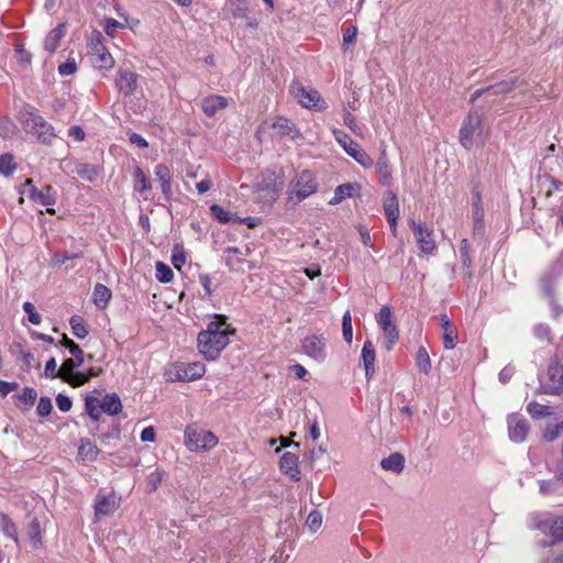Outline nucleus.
I'll use <instances>...</instances> for the list:
<instances>
[{"instance_id": "54", "label": "nucleus", "mask_w": 563, "mask_h": 563, "mask_svg": "<svg viewBox=\"0 0 563 563\" xmlns=\"http://www.w3.org/2000/svg\"><path fill=\"white\" fill-rule=\"evenodd\" d=\"M53 410L52 400L48 397H41L37 404L36 412L40 417H47Z\"/></svg>"}, {"instance_id": "55", "label": "nucleus", "mask_w": 563, "mask_h": 563, "mask_svg": "<svg viewBox=\"0 0 563 563\" xmlns=\"http://www.w3.org/2000/svg\"><path fill=\"white\" fill-rule=\"evenodd\" d=\"M103 27L107 35H109L110 37H114L117 29H124L125 26L123 23L109 18L104 19Z\"/></svg>"}, {"instance_id": "2", "label": "nucleus", "mask_w": 563, "mask_h": 563, "mask_svg": "<svg viewBox=\"0 0 563 563\" xmlns=\"http://www.w3.org/2000/svg\"><path fill=\"white\" fill-rule=\"evenodd\" d=\"M62 346H65L70 354H74V357L66 358L60 368V379L73 387H80L87 384L89 379V375L84 372H76L75 369L84 364L85 353L82 349L70 340L66 334L63 335V339L58 343Z\"/></svg>"}, {"instance_id": "35", "label": "nucleus", "mask_w": 563, "mask_h": 563, "mask_svg": "<svg viewBox=\"0 0 563 563\" xmlns=\"http://www.w3.org/2000/svg\"><path fill=\"white\" fill-rule=\"evenodd\" d=\"M274 128L278 131L282 136H290L291 139L297 136L298 131L294 123L285 118H279L274 124Z\"/></svg>"}, {"instance_id": "31", "label": "nucleus", "mask_w": 563, "mask_h": 563, "mask_svg": "<svg viewBox=\"0 0 563 563\" xmlns=\"http://www.w3.org/2000/svg\"><path fill=\"white\" fill-rule=\"evenodd\" d=\"M228 106L227 99L221 96H212L203 100L202 109L203 112L211 117L218 110L224 109Z\"/></svg>"}, {"instance_id": "36", "label": "nucleus", "mask_w": 563, "mask_h": 563, "mask_svg": "<svg viewBox=\"0 0 563 563\" xmlns=\"http://www.w3.org/2000/svg\"><path fill=\"white\" fill-rule=\"evenodd\" d=\"M69 324L73 331V334L78 339H85L88 335V329L86 322L80 316H73L69 319Z\"/></svg>"}, {"instance_id": "49", "label": "nucleus", "mask_w": 563, "mask_h": 563, "mask_svg": "<svg viewBox=\"0 0 563 563\" xmlns=\"http://www.w3.org/2000/svg\"><path fill=\"white\" fill-rule=\"evenodd\" d=\"M548 407L543 406L537 401H532L528 405L527 411L534 419H540L549 415Z\"/></svg>"}, {"instance_id": "5", "label": "nucleus", "mask_w": 563, "mask_h": 563, "mask_svg": "<svg viewBox=\"0 0 563 563\" xmlns=\"http://www.w3.org/2000/svg\"><path fill=\"white\" fill-rule=\"evenodd\" d=\"M289 91L303 108L314 111H321L327 108V102L316 89L308 90L297 80L292 81Z\"/></svg>"}, {"instance_id": "37", "label": "nucleus", "mask_w": 563, "mask_h": 563, "mask_svg": "<svg viewBox=\"0 0 563 563\" xmlns=\"http://www.w3.org/2000/svg\"><path fill=\"white\" fill-rule=\"evenodd\" d=\"M416 364L420 372L429 374L431 371V360L426 347L420 346L416 353Z\"/></svg>"}, {"instance_id": "34", "label": "nucleus", "mask_w": 563, "mask_h": 563, "mask_svg": "<svg viewBox=\"0 0 563 563\" xmlns=\"http://www.w3.org/2000/svg\"><path fill=\"white\" fill-rule=\"evenodd\" d=\"M134 176V190L139 192H144L152 189V184L150 179L146 177L141 167L136 166L133 173Z\"/></svg>"}, {"instance_id": "27", "label": "nucleus", "mask_w": 563, "mask_h": 563, "mask_svg": "<svg viewBox=\"0 0 563 563\" xmlns=\"http://www.w3.org/2000/svg\"><path fill=\"white\" fill-rule=\"evenodd\" d=\"M111 296V290L107 286L99 283L95 286L92 300L98 309H104L108 306Z\"/></svg>"}, {"instance_id": "16", "label": "nucleus", "mask_w": 563, "mask_h": 563, "mask_svg": "<svg viewBox=\"0 0 563 563\" xmlns=\"http://www.w3.org/2000/svg\"><path fill=\"white\" fill-rule=\"evenodd\" d=\"M280 471L288 475L292 481H300V470L298 466V455L295 452H285L279 461Z\"/></svg>"}, {"instance_id": "13", "label": "nucleus", "mask_w": 563, "mask_h": 563, "mask_svg": "<svg viewBox=\"0 0 563 563\" xmlns=\"http://www.w3.org/2000/svg\"><path fill=\"white\" fill-rule=\"evenodd\" d=\"M548 377L550 383L543 384L545 394L560 395L563 391V366L553 362L548 367Z\"/></svg>"}, {"instance_id": "62", "label": "nucleus", "mask_w": 563, "mask_h": 563, "mask_svg": "<svg viewBox=\"0 0 563 563\" xmlns=\"http://www.w3.org/2000/svg\"><path fill=\"white\" fill-rule=\"evenodd\" d=\"M56 404L60 411L68 412L71 409L73 402L68 396L58 394L56 397Z\"/></svg>"}, {"instance_id": "1", "label": "nucleus", "mask_w": 563, "mask_h": 563, "mask_svg": "<svg viewBox=\"0 0 563 563\" xmlns=\"http://www.w3.org/2000/svg\"><path fill=\"white\" fill-rule=\"evenodd\" d=\"M235 334V329H230L227 323V317L222 314L216 316V320L210 321L207 329L198 334L199 352L208 361H214L220 353L228 346L229 335Z\"/></svg>"}, {"instance_id": "59", "label": "nucleus", "mask_w": 563, "mask_h": 563, "mask_svg": "<svg viewBox=\"0 0 563 563\" xmlns=\"http://www.w3.org/2000/svg\"><path fill=\"white\" fill-rule=\"evenodd\" d=\"M27 534L31 540L38 541L41 538V526L37 518H33L29 525Z\"/></svg>"}, {"instance_id": "9", "label": "nucleus", "mask_w": 563, "mask_h": 563, "mask_svg": "<svg viewBox=\"0 0 563 563\" xmlns=\"http://www.w3.org/2000/svg\"><path fill=\"white\" fill-rule=\"evenodd\" d=\"M325 345L327 339L322 334L308 335L301 342L303 353L318 362H322L327 357Z\"/></svg>"}, {"instance_id": "47", "label": "nucleus", "mask_w": 563, "mask_h": 563, "mask_svg": "<svg viewBox=\"0 0 563 563\" xmlns=\"http://www.w3.org/2000/svg\"><path fill=\"white\" fill-rule=\"evenodd\" d=\"M82 256H84L82 251H77V252L64 251L63 253L54 254L53 261L56 265L60 266L67 261L80 258Z\"/></svg>"}, {"instance_id": "23", "label": "nucleus", "mask_w": 563, "mask_h": 563, "mask_svg": "<svg viewBox=\"0 0 563 563\" xmlns=\"http://www.w3.org/2000/svg\"><path fill=\"white\" fill-rule=\"evenodd\" d=\"M376 173L379 176V183L383 186L388 187L391 181V173H390V165L387 157L386 148H383L380 151L377 164H376Z\"/></svg>"}, {"instance_id": "38", "label": "nucleus", "mask_w": 563, "mask_h": 563, "mask_svg": "<svg viewBox=\"0 0 563 563\" xmlns=\"http://www.w3.org/2000/svg\"><path fill=\"white\" fill-rule=\"evenodd\" d=\"M386 338L385 347L390 351L399 339V332L395 323L380 328Z\"/></svg>"}, {"instance_id": "19", "label": "nucleus", "mask_w": 563, "mask_h": 563, "mask_svg": "<svg viewBox=\"0 0 563 563\" xmlns=\"http://www.w3.org/2000/svg\"><path fill=\"white\" fill-rule=\"evenodd\" d=\"M155 176L161 183L162 192L167 201L170 200L173 190H172V173L169 168L165 164H157L154 170Z\"/></svg>"}, {"instance_id": "40", "label": "nucleus", "mask_w": 563, "mask_h": 563, "mask_svg": "<svg viewBox=\"0 0 563 563\" xmlns=\"http://www.w3.org/2000/svg\"><path fill=\"white\" fill-rule=\"evenodd\" d=\"M0 529L3 531V533L13 540H18L16 538V527L11 520V518L3 512H0Z\"/></svg>"}, {"instance_id": "10", "label": "nucleus", "mask_w": 563, "mask_h": 563, "mask_svg": "<svg viewBox=\"0 0 563 563\" xmlns=\"http://www.w3.org/2000/svg\"><path fill=\"white\" fill-rule=\"evenodd\" d=\"M206 366L201 362L179 363L175 366V377L170 380H195L203 376Z\"/></svg>"}, {"instance_id": "18", "label": "nucleus", "mask_w": 563, "mask_h": 563, "mask_svg": "<svg viewBox=\"0 0 563 563\" xmlns=\"http://www.w3.org/2000/svg\"><path fill=\"white\" fill-rule=\"evenodd\" d=\"M362 363L365 369L366 379L369 380L375 374L376 352L372 341L366 340L362 347Z\"/></svg>"}, {"instance_id": "21", "label": "nucleus", "mask_w": 563, "mask_h": 563, "mask_svg": "<svg viewBox=\"0 0 563 563\" xmlns=\"http://www.w3.org/2000/svg\"><path fill=\"white\" fill-rule=\"evenodd\" d=\"M118 507L115 501V497L113 495H102L98 496L96 505H95V516H109L112 515Z\"/></svg>"}, {"instance_id": "42", "label": "nucleus", "mask_w": 563, "mask_h": 563, "mask_svg": "<svg viewBox=\"0 0 563 563\" xmlns=\"http://www.w3.org/2000/svg\"><path fill=\"white\" fill-rule=\"evenodd\" d=\"M36 202L46 207L55 205L56 199L53 187L46 185L42 190H40Z\"/></svg>"}, {"instance_id": "51", "label": "nucleus", "mask_w": 563, "mask_h": 563, "mask_svg": "<svg viewBox=\"0 0 563 563\" xmlns=\"http://www.w3.org/2000/svg\"><path fill=\"white\" fill-rule=\"evenodd\" d=\"M311 532H316L322 525V514L319 510H312L306 521Z\"/></svg>"}, {"instance_id": "52", "label": "nucleus", "mask_w": 563, "mask_h": 563, "mask_svg": "<svg viewBox=\"0 0 563 563\" xmlns=\"http://www.w3.org/2000/svg\"><path fill=\"white\" fill-rule=\"evenodd\" d=\"M15 58L18 63L30 65L32 62L31 53L24 47L23 44H15Z\"/></svg>"}, {"instance_id": "3", "label": "nucleus", "mask_w": 563, "mask_h": 563, "mask_svg": "<svg viewBox=\"0 0 563 563\" xmlns=\"http://www.w3.org/2000/svg\"><path fill=\"white\" fill-rule=\"evenodd\" d=\"M459 140L466 151H471L474 146H484L486 134L481 110L473 109L467 113L461 125Z\"/></svg>"}, {"instance_id": "50", "label": "nucleus", "mask_w": 563, "mask_h": 563, "mask_svg": "<svg viewBox=\"0 0 563 563\" xmlns=\"http://www.w3.org/2000/svg\"><path fill=\"white\" fill-rule=\"evenodd\" d=\"M376 321L380 328L393 324V312L390 307H382L377 313Z\"/></svg>"}, {"instance_id": "14", "label": "nucleus", "mask_w": 563, "mask_h": 563, "mask_svg": "<svg viewBox=\"0 0 563 563\" xmlns=\"http://www.w3.org/2000/svg\"><path fill=\"white\" fill-rule=\"evenodd\" d=\"M538 529L544 533H549L552 538L550 544L563 541V518L547 517L539 521Z\"/></svg>"}, {"instance_id": "56", "label": "nucleus", "mask_w": 563, "mask_h": 563, "mask_svg": "<svg viewBox=\"0 0 563 563\" xmlns=\"http://www.w3.org/2000/svg\"><path fill=\"white\" fill-rule=\"evenodd\" d=\"M20 192L22 195L27 194L29 198L36 202L40 190L35 186H33L32 179H26L22 185V189L20 190Z\"/></svg>"}, {"instance_id": "30", "label": "nucleus", "mask_w": 563, "mask_h": 563, "mask_svg": "<svg viewBox=\"0 0 563 563\" xmlns=\"http://www.w3.org/2000/svg\"><path fill=\"white\" fill-rule=\"evenodd\" d=\"M210 212L220 223H238L240 221V217L236 213H232L217 203L210 207Z\"/></svg>"}, {"instance_id": "64", "label": "nucleus", "mask_w": 563, "mask_h": 563, "mask_svg": "<svg viewBox=\"0 0 563 563\" xmlns=\"http://www.w3.org/2000/svg\"><path fill=\"white\" fill-rule=\"evenodd\" d=\"M19 384L15 382H5L0 379V396L5 397L11 391L16 390Z\"/></svg>"}, {"instance_id": "53", "label": "nucleus", "mask_w": 563, "mask_h": 563, "mask_svg": "<svg viewBox=\"0 0 563 563\" xmlns=\"http://www.w3.org/2000/svg\"><path fill=\"white\" fill-rule=\"evenodd\" d=\"M23 310L27 314V319L32 324H40L42 321L41 316L36 312L34 305L30 301L23 303Z\"/></svg>"}, {"instance_id": "41", "label": "nucleus", "mask_w": 563, "mask_h": 563, "mask_svg": "<svg viewBox=\"0 0 563 563\" xmlns=\"http://www.w3.org/2000/svg\"><path fill=\"white\" fill-rule=\"evenodd\" d=\"M472 196H473V216H481L484 214V207L482 202V188L481 185L477 183L472 188Z\"/></svg>"}, {"instance_id": "12", "label": "nucleus", "mask_w": 563, "mask_h": 563, "mask_svg": "<svg viewBox=\"0 0 563 563\" xmlns=\"http://www.w3.org/2000/svg\"><path fill=\"white\" fill-rule=\"evenodd\" d=\"M409 225L415 234L420 251L430 254L435 249L433 231L421 223H416L413 220L410 221Z\"/></svg>"}, {"instance_id": "17", "label": "nucleus", "mask_w": 563, "mask_h": 563, "mask_svg": "<svg viewBox=\"0 0 563 563\" xmlns=\"http://www.w3.org/2000/svg\"><path fill=\"white\" fill-rule=\"evenodd\" d=\"M440 325L443 331L442 339L444 349H454L459 340L456 327L450 321L446 314H440Z\"/></svg>"}, {"instance_id": "32", "label": "nucleus", "mask_w": 563, "mask_h": 563, "mask_svg": "<svg viewBox=\"0 0 563 563\" xmlns=\"http://www.w3.org/2000/svg\"><path fill=\"white\" fill-rule=\"evenodd\" d=\"M99 449L89 439L80 440V444L78 446V455L82 460L92 462L97 459Z\"/></svg>"}, {"instance_id": "61", "label": "nucleus", "mask_w": 563, "mask_h": 563, "mask_svg": "<svg viewBox=\"0 0 563 563\" xmlns=\"http://www.w3.org/2000/svg\"><path fill=\"white\" fill-rule=\"evenodd\" d=\"M56 360L54 357H51L45 364L44 375L51 378H60L59 369H56Z\"/></svg>"}, {"instance_id": "43", "label": "nucleus", "mask_w": 563, "mask_h": 563, "mask_svg": "<svg viewBox=\"0 0 563 563\" xmlns=\"http://www.w3.org/2000/svg\"><path fill=\"white\" fill-rule=\"evenodd\" d=\"M342 333L343 339L347 344H351L353 341V327H352V317L351 312L347 310L343 314L342 318Z\"/></svg>"}, {"instance_id": "44", "label": "nucleus", "mask_w": 563, "mask_h": 563, "mask_svg": "<svg viewBox=\"0 0 563 563\" xmlns=\"http://www.w3.org/2000/svg\"><path fill=\"white\" fill-rule=\"evenodd\" d=\"M174 273L172 268L163 262L156 263V278L161 283H169L173 280Z\"/></svg>"}, {"instance_id": "7", "label": "nucleus", "mask_w": 563, "mask_h": 563, "mask_svg": "<svg viewBox=\"0 0 563 563\" xmlns=\"http://www.w3.org/2000/svg\"><path fill=\"white\" fill-rule=\"evenodd\" d=\"M292 189L290 191V199L292 196L297 198V202L302 201L310 195L314 194L318 189V183L309 170H303L291 181Z\"/></svg>"}, {"instance_id": "8", "label": "nucleus", "mask_w": 563, "mask_h": 563, "mask_svg": "<svg viewBox=\"0 0 563 563\" xmlns=\"http://www.w3.org/2000/svg\"><path fill=\"white\" fill-rule=\"evenodd\" d=\"M103 41L104 40H103L102 34L99 31H95L91 34L89 45H90L92 55L95 56V58H93L95 66L98 67L99 69H109L113 66L114 60H113L111 54L109 53V51L106 48Z\"/></svg>"}, {"instance_id": "6", "label": "nucleus", "mask_w": 563, "mask_h": 563, "mask_svg": "<svg viewBox=\"0 0 563 563\" xmlns=\"http://www.w3.org/2000/svg\"><path fill=\"white\" fill-rule=\"evenodd\" d=\"M284 170H266L262 175V179L256 184V191L264 194L262 197L267 198L268 201H275L282 190L280 185L283 184Z\"/></svg>"}, {"instance_id": "26", "label": "nucleus", "mask_w": 563, "mask_h": 563, "mask_svg": "<svg viewBox=\"0 0 563 563\" xmlns=\"http://www.w3.org/2000/svg\"><path fill=\"white\" fill-rule=\"evenodd\" d=\"M361 186L357 183H345L335 188L334 197L330 200V205L340 203L347 197H352L354 191H358Z\"/></svg>"}, {"instance_id": "60", "label": "nucleus", "mask_w": 563, "mask_h": 563, "mask_svg": "<svg viewBox=\"0 0 563 563\" xmlns=\"http://www.w3.org/2000/svg\"><path fill=\"white\" fill-rule=\"evenodd\" d=\"M460 252H461V258H462L463 266L468 267L471 265V256H470V243L466 239H463L461 241Z\"/></svg>"}, {"instance_id": "58", "label": "nucleus", "mask_w": 563, "mask_h": 563, "mask_svg": "<svg viewBox=\"0 0 563 563\" xmlns=\"http://www.w3.org/2000/svg\"><path fill=\"white\" fill-rule=\"evenodd\" d=\"M77 69V65L74 58H68L65 63L58 66V73L62 76L73 75Z\"/></svg>"}, {"instance_id": "57", "label": "nucleus", "mask_w": 563, "mask_h": 563, "mask_svg": "<svg viewBox=\"0 0 563 563\" xmlns=\"http://www.w3.org/2000/svg\"><path fill=\"white\" fill-rule=\"evenodd\" d=\"M37 394L35 389L31 387H24L22 394L19 395V398L25 401L27 408L32 407L36 400Z\"/></svg>"}, {"instance_id": "24", "label": "nucleus", "mask_w": 563, "mask_h": 563, "mask_svg": "<svg viewBox=\"0 0 563 563\" xmlns=\"http://www.w3.org/2000/svg\"><path fill=\"white\" fill-rule=\"evenodd\" d=\"M65 32L66 25L64 23H59L46 35L44 41V48L49 53H54L59 46V42L64 37Z\"/></svg>"}, {"instance_id": "33", "label": "nucleus", "mask_w": 563, "mask_h": 563, "mask_svg": "<svg viewBox=\"0 0 563 563\" xmlns=\"http://www.w3.org/2000/svg\"><path fill=\"white\" fill-rule=\"evenodd\" d=\"M384 211H385V216L386 218L388 217H399V203H398V198L397 196L388 190L386 191L385 194V198H384Z\"/></svg>"}, {"instance_id": "39", "label": "nucleus", "mask_w": 563, "mask_h": 563, "mask_svg": "<svg viewBox=\"0 0 563 563\" xmlns=\"http://www.w3.org/2000/svg\"><path fill=\"white\" fill-rule=\"evenodd\" d=\"M100 404L99 399L93 396H88L85 400L86 412L93 421L100 419Z\"/></svg>"}, {"instance_id": "28", "label": "nucleus", "mask_w": 563, "mask_h": 563, "mask_svg": "<svg viewBox=\"0 0 563 563\" xmlns=\"http://www.w3.org/2000/svg\"><path fill=\"white\" fill-rule=\"evenodd\" d=\"M32 129H45V132H37V137L43 143H48L51 139L54 136L52 126L40 115L31 114Z\"/></svg>"}, {"instance_id": "29", "label": "nucleus", "mask_w": 563, "mask_h": 563, "mask_svg": "<svg viewBox=\"0 0 563 563\" xmlns=\"http://www.w3.org/2000/svg\"><path fill=\"white\" fill-rule=\"evenodd\" d=\"M100 408L102 411L114 416L118 415L122 410V402L120 397L117 394H108L104 396L103 400L100 404Z\"/></svg>"}, {"instance_id": "46", "label": "nucleus", "mask_w": 563, "mask_h": 563, "mask_svg": "<svg viewBox=\"0 0 563 563\" xmlns=\"http://www.w3.org/2000/svg\"><path fill=\"white\" fill-rule=\"evenodd\" d=\"M76 173L82 179H86L88 181H93L97 177V169L95 168V166L89 164H79L76 167Z\"/></svg>"}, {"instance_id": "48", "label": "nucleus", "mask_w": 563, "mask_h": 563, "mask_svg": "<svg viewBox=\"0 0 563 563\" xmlns=\"http://www.w3.org/2000/svg\"><path fill=\"white\" fill-rule=\"evenodd\" d=\"M14 169L13 156L11 154H2L0 156V173L4 176H10Z\"/></svg>"}, {"instance_id": "11", "label": "nucleus", "mask_w": 563, "mask_h": 563, "mask_svg": "<svg viewBox=\"0 0 563 563\" xmlns=\"http://www.w3.org/2000/svg\"><path fill=\"white\" fill-rule=\"evenodd\" d=\"M338 141L342 144L346 154L353 157L360 165L365 168L372 167L373 159L371 156L347 134H343L342 137H338Z\"/></svg>"}, {"instance_id": "45", "label": "nucleus", "mask_w": 563, "mask_h": 563, "mask_svg": "<svg viewBox=\"0 0 563 563\" xmlns=\"http://www.w3.org/2000/svg\"><path fill=\"white\" fill-rule=\"evenodd\" d=\"M540 286L543 296L550 301V303H554V284L550 276H543L540 280Z\"/></svg>"}, {"instance_id": "20", "label": "nucleus", "mask_w": 563, "mask_h": 563, "mask_svg": "<svg viewBox=\"0 0 563 563\" xmlns=\"http://www.w3.org/2000/svg\"><path fill=\"white\" fill-rule=\"evenodd\" d=\"M509 439L514 442H523L529 431V423L526 419L512 418L508 421Z\"/></svg>"}, {"instance_id": "63", "label": "nucleus", "mask_w": 563, "mask_h": 563, "mask_svg": "<svg viewBox=\"0 0 563 563\" xmlns=\"http://www.w3.org/2000/svg\"><path fill=\"white\" fill-rule=\"evenodd\" d=\"M560 431H561V427L559 424H550L544 429L543 438L547 441L551 442L559 437Z\"/></svg>"}, {"instance_id": "25", "label": "nucleus", "mask_w": 563, "mask_h": 563, "mask_svg": "<svg viewBox=\"0 0 563 563\" xmlns=\"http://www.w3.org/2000/svg\"><path fill=\"white\" fill-rule=\"evenodd\" d=\"M380 466L385 471H391L399 474L405 468V457L399 452L391 453L388 457H384L380 461Z\"/></svg>"}, {"instance_id": "15", "label": "nucleus", "mask_w": 563, "mask_h": 563, "mask_svg": "<svg viewBox=\"0 0 563 563\" xmlns=\"http://www.w3.org/2000/svg\"><path fill=\"white\" fill-rule=\"evenodd\" d=\"M115 85L125 97L131 96L137 88V75L129 69H120L115 78Z\"/></svg>"}, {"instance_id": "22", "label": "nucleus", "mask_w": 563, "mask_h": 563, "mask_svg": "<svg viewBox=\"0 0 563 563\" xmlns=\"http://www.w3.org/2000/svg\"><path fill=\"white\" fill-rule=\"evenodd\" d=\"M525 84V80L515 77L509 80H503L495 85H490L488 86V89L489 93L493 96L507 95L514 91L516 88L522 87Z\"/></svg>"}, {"instance_id": "4", "label": "nucleus", "mask_w": 563, "mask_h": 563, "mask_svg": "<svg viewBox=\"0 0 563 563\" xmlns=\"http://www.w3.org/2000/svg\"><path fill=\"white\" fill-rule=\"evenodd\" d=\"M185 439L186 446L190 451H208L218 443V438L211 431L201 430L196 426L186 428Z\"/></svg>"}]
</instances>
